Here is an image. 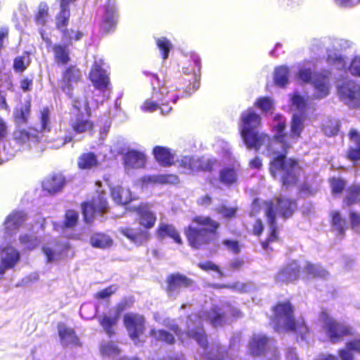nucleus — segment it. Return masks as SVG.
<instances>
[{"label":"nucleus","mask_w":360,"mask_h":360,"mask_svg":"<svg viewBox=\"0 0 360 360\" xmlns=\"http://www.w3.org/2000/svg\"><path fill=\"white\" fill-rule=\"evenodd\" d=\"M178 182V176L174 174H153L142 178L143 184L146 186L149 184H175Z\"/></svg>","instance_id":"33"},{"label":"nucleus","mask_w":360,"mask_h":360,"mask_svg":"<svg viewBox=\"0 0 360 360\" xmlns=\"http://www.w3.org/2000/svg\"><path fill=\"white\" fill-rule=\"evenodd\" d=\"M360 187L359 186H352L347 190V196L345 202L348 205L356 203L359 200Z\"/></svg>","instance_id":"54"},{"label":"nucleus","mask_w":360,"mask_h":360,"mask_svg":"<svg viewBox=\"0 0 360 360\" xmlns=\"http://www.w3.org/2000/svg\"><path fill=\"white\" fill-rule=\"evenodd\" d=\"M240 169L238 163L226 166L219 172V182L226 187L236 185L238 182Z\"/></svg>","instance_id":"23"},{"label":"nucleus","mask_w":360,"mask_h":360,"mask_svg":"<svg viewBox=\"0 0 360 360\" xmlns=\"http://www.w3.org/2000/svg\"><path fill=\"white\" fill-rule=\"evenodd\" d=\"M330 75V71L314 73L313 81L311 84L314 89L313 98L323 99L330 94L331 89Z\"/></svg>","instance_id":"19"},{"label":"nucleus","mask_w":360,"mask_h":360,"mask_svg":"<svg viewBox=\"0 0 360 360\" xmlns=\"http://www.w3.org/2000/svg\"><path fill=\"white\" fill-rule=\"evenodd\" d=\"M108 70L103 67L101 60L95 61L91 72L90 79L94 87L103 92L104 97H109L110 93V79Z\"/></svg>","instance_id":"15"},{"label":"nucleus","mask_w":360,"mask_h":360,"mask_svg":"<svg viewBox=\"0 0 360 360\" xmlns=\"http://www.w3.org/2000/svg\"><path fill=\"white\" fill-rule=\"evenodd\" d=\"M19 243L23 249L32 250L40 244L41 239L33 231H29L20 234Z\"/></svg>","instance_id":"37"},{"label":"nucleus","mask_w":360,"mask_h":360,"mask_svg":"<svg viewBox=\"0 0 360 360\" xmlns=\"http://www.w3.org/2000/svg\"><path fill=\"white\" fill-rule=\"evenodd\" d=\"M153 154L157 162L162 166L167 167L174 162V156L167 148L156 146L153 148Z\"/></svg>","instance_id":"38"},{"label":"nucleus","mask_w":360,"mask_h":360,"mask_svg":"<svg viewBox=\"0 0 360 360\" xmlns=\"http://www.w3.org/2000/svg\"><path fill=\"white\" fill-rule=\"evenodd\" d=\"M290 103L293 110H297L298 114H305L308 98L302 96L298 91H294L289 95Z\"/></svg>","instance_id":"40"},{"label":"nucleus","mask_w":360,"mask_h":360,"mask_svg":"<svg viewBox=\"0 0 360 360\" xmlns=\"http://www.w3.org/2000/svg\"><path fill=\"white\" fill-rule=\"evenodd\" d=\"M96 313V308L91 304H84L80 308V315L84 319H91Z\"/></svg>","instance_id":"56"},{"label":"nucleus","mask_w":360,"mask_h":360,"mask_svg":"<svg viewBox=\"0 0 360 360\" xmlns=\"http://www.w3.org/2000/svg\"><path fill=\"white\" fill-rule=\"evenodd\" d=\"M150 335L157 340L164 342L167 344H172L174 342L173 334L165 330H156L155 329H152L150 330Z\"/></svg>","instance_id":"52"},{"label":"nucleus","mask_w":360,"mask_h":360,"mask_svg":"<svg viewBox=\"0 0 360 360\" xmlns=\"http://www.w3.org/2000/svg\"><path fill=\"white\" fill-rule=\"evenodd\" d=\"M352 45L351 41L344 39H335L331 40L330 46L326 50V63L328 65L338 70H345L347 67V57L340 51L349 49Z\"/></svg>","instance_id":"10"},{"label":"nucleus","mask_w":360,"mask_h":360,"mask_svg":"<svg viewBox=\"0 0 360 360\" xmlns=\"http://www.w3.org/2000/svg\"><path fill=\"white\" fill-rule=\"evenodd\" d=\"M331 217L333 230L336 232L338 237L343 238L345 231L347 229L346 220L342 219L340 213L337 211L331 212Z\"/></svg>","instance_id":"44"},{"label":"nucleus","mask_w":360,"mask_h":360,"mask_svg":"<svg viewBox=\"0 0 360 360\" xmlns=\"http://www.w3.org/2000/svg\"><path fill=\"white\" fill-rule=\"evenodd\" d=\"M158 237L163 238L166 236L170 237L176 243H181V237L172 225L161 223L157 231Z\"/></svg>","instance_id":"43"},{"label":"nucleus","mask_w":360,"mask_h":360,"mask_svg":"<svg viewBox=\"0 0 360 360\" xmlns=\"http://www.w3.org/2000/svg\"><path fill=\"white\" fill-rule=\"evenodd\" d=\"M100 351L103 356L114 358L120 354V349L112 342H103L100 346Z\"/></svg>","instance_id":"53"},{"label":"nucleus","mask_w":360,"mask_h":360,"mask_svg":"<svg viewBox=\"0 0 360 360\" xmlns=\"http://www.w3.org/2000/svg\"><path fill=\"white\" fill-rule=\"evenodd\" d=\"M81 77V73L75 67L68 68L63 73L61 82V89L69 97H72L73 85L76 84Z\"/></svg>","instance_id":"25"},{"label":"nucleus","mask_w":360,"mask_h":360,"mask_svg":"<svg viewBox=\"0 0 360 360\" xmlns=\"http://www.w3.org/2000/svg\"><path fill=\"white\" fill-rule=\"evenodd\" d=\"M339 98L351 108H360V85L354 80H347L337 84Z\"/></svg>","instance_id":"13"},{"label":"nucleus","mask_w":360,"mask_h":360,"mask_svg":"<svg viewBox=\"0 0 360 360\" xmlns=\"http://www.w3.org/2000/svg\"><path fill=\"white\" fill-rule=\"evenodd\" d=\"M320 319L324 323V330L333 343L338 342L345 335L352 333V328L345 323L338 322L326 312H322Z\"/></svg>","instance_id":"14"},{"label":"nucleus","mask_w":360,"mask_h":360,"mask_svg":"<svg viewBox=\"0 0 360 360\" xmlns=\"http://www.w3.org/2000/svg\"><path fill=\"white\" fill-rule=\"evenodd\" d=\"M39 124L34 127L27 129L16 127L13 133V140L17 146H5L3 153L4 156L0 158V164L14 157L17 152L30 148L31 143H37L41 139L40 134L49 132L51 128V112L49 108L44 107L39 114Z\"/></svg>","instance_id":"3"},{"label":"nucleus","mask_w":360,"mask_h":360,"mask_svg":"<svg viewBox=\"0 0 360 360\" xmlns=\"http://www.w3.org/2000/svg\"><path fill=\"white\" fill-rule=\"evenodd\" d=\"M65 184V179L61 174H54L47 177L42 183V188L50 194L61 191Z\"/></svg>","instance_id":"30"},{"label":"nucleus","mask_w":360,"mask_h":360,"mask_svg":"<svg viewBox=\"0 0 360 360\" xmlns=\"http://www.w3.org/2000/svg\"><path fill=\"white\" fill-rule=\"evenodd\" d=\"M318 68L317 63L313 65V67L308 65L304 63L302 67L300 68L296 76L297 78L305 84H311L314 78V73L313 70Z\"/></svg>","instance_id":"45"},{"label":"nucleus","mask_w":360,"mask_h":360,"mask_svg":"<svg viewBox=\"0 0 360 360\" xmlns=\"http://www.w3.org/2000/svg\"><path fill=\"white\" fill-rule=\"evenodd\" d=\"M82 207L84 221L86 223L91 222L96 214H102L108 211L106 195L101 192L91 202H84Z\"/></svg>","instance_id":"17"},{"label":"nucleus","mask_w":360,"mask_h":360,"mask_svg":"<svg viewBox=\"0 0 360 360\" xmlns=\"http://www.w3.org/2000/svg\"><path fill=\"white\" fill-rule=\"evenodd\" d=\"M58 330L60 342L63 347H73L79 345V340L72 328L67 327L63 323H59Z\"/></svg>","instance_id":"28"},{"label":"nucleus","mask_w":360,"mask_h":360,"mask_svg":"<svg viewBox=\"0 0 360 360\" xmlns=\"http://www.w3.org/2000/svg\"><path fill=\"white\" fill-rule=\"evenodd\" d=\"M182 72L186 75H191L192 81L185 90L182 92H178L180 96L191 95L200 87V80L201 76V60L200 56L195 52H191L184 56V59L181 62ZM177 91L180 89H176Z\"/></svg>","instance_id":"9"},{"label":"nucleus","mask_w":360,"mask_h":360,"mask_svg":"<svg viewBox=\"0 0 360 360\" xmlns=\"http://www.w3.org/2000/svg\"><path fill=\"white\" fill-rule=\"evenodd\" d=\"M199 266L206 271H213L216 273V278H221L224 276L223 273L220 271L218 266L212 263V262H206L205 263H200Z\"/></svg>","instance_id":"58"},{"label":"nucleus","mask_w":360,"mask_h":360,"mask_svg":"<svg viewBox=\"0 0 360 360\" xmlns=\"http://www.w3.org/2000/svg\"><path fill=\"white\" fill-rule=\"evenodd\" d=\"M111 195L115 202L119 205H126L132 200L131 191L121 186L112 188Z\"/></svg>","instance_id":"41"},{"label":"nucleus","mask_w":360,"mask_h":360,"mask_svg":"<svg viewBox=\"0 0 360 360\" xmlns=\"http://www.w3.org/2000/svg\"><path fill=\"white\" fill-rule=\"evenodd\" d=\"M223 244L234 254L238 253L240 250L238 243L236 240H224Z\"/></svg>","instance_id":"63"},{"label":"nucleus","mask_w":360,"mask_h":360,"mask_svg":"<svg viewBox=\"0 0 360 360\" xmlns=\"http://www.w3.org/2000/svg\"><path fill=\"white\" fill-rule=\"evenodd\" d=\"M289 78V69L285 65L278 66L274 70V82L275 84L283 87L288 82Z\"/></svg>","instance_id":"48"},{"label":"nucleus","mask_w":360,"mask_h":360,"mask_svg":"<svg viewBox=\"0 0 360 360\" xmlns=\"http://www.w3.org/2000/svg\"><path fill=\"white\" fill-rule=\"evenodd\" d=\"M330 185L333 193H340L344 189L345 186V182L341 179L333 178L330 179Z\"/></svg>","instance_id":"60"},{"label":"nucleus","mask_w":360,"mask_h":360,"mask_svg":"<svg viewBox=\"0 0 360 360\" xmlns=\"http://www.w3.org/2000/svg\"><path fill=\"white\" fill-rule=\"evenodd\" d=\"M90 243L94 248H107L112 244V240L106 234L97 233L91 236Z\"/></svg>","instance_id":"47"},{"label":"nucleus","mask_w":360,"mask_h":360,"mask_svg":"<svg viewBox=\"0 0 360 360\" xmlns=\"http://www.w3.org/2000/svg\"><path fill=\"white\" fill-rule=\"evenodd\" d=\"M349 139L356 143L355 147H350L347 151L348 158L355 162L360 160V134L355 129H352L349 133Z\"/></svg>","instance_id":"36"},{"label":"nucleus","mask_w":360,"mask_h":360,"mask_svg":"<svg viewBox=\"0 0 360 360\" xmlns=\"http://www.w3.org/2000/svg\"><path fill=\"white\" fill-rule=\"evenodd\" d=\"M269 339L262 334L254 335L249 342L248 349L253 356L262 355L267 347Z\"/></svg>","instance_id":"32"},{"label":"nucleus","mask_w":360,"mask_h":360,"mask_svg":"<svg viewBox=\"0 0 360 360\" xmlns=\"http://www.w3.org/2000/svg\"><path fill=\"white\" fill-rule=\"evenodd\" d=\"M30 103L27 101L15 108L13 112V117L16 124H24L27 122L30 115Z\"/></svg>","instance_id":"39"},{"label":"nucleus","mask_w":360,"mask_h":360,"mask_svg":"<svg viewBox=\"0 0 360 360\" xmlns=\"http://www.w3.org/2000/svg\"><path fill=\"white\" fill-rule=\"evenodd\" d=\"M156 45L162 55L163 60L168 58L169 53L172 48L171 41L165 37L157 38L155 40Z\"/></svg>","instance_id":"50"},{"label":"nucleus","mask_w":360,"mask_h":360,"mask_svg":"<svg viewBox=\"0 0 360 360\" xmlns=\"http://www.w3.org/2000/svg\"><path fill=\"white\" fill-rule=\"evenodd\" d=\"M348 70L353 76L360 77V55H356L352 59Z\"/></svg>","instance_id":"57"},{"label":"nucleus","mask_w":360,"mask_h":360,"mask_svg":"<svg viewBox=\"0 0 360 360\" xmlns=\"http://www.w3.org/2000/svg\"><path fill=\"white\" fill-rule=\"evenodd\" d=\"M117 289V288L116 285L109 286V287L98 292L96 295V297L99 298V299H105V298L110 296L114 292H115Z\"/></svg>","instance_id":"61"},{"label":"nucleus","mask_w":360,"mask_h":360,"mask_svg":"<svg viewBox=\"0 0 360 360\" xmlns=\"http://www.w3.org/2000/svg\"><path fill=\"white\" fill-rule=\"evenodd\" d=\"M77 163L82 169H91L98 165V161L94 153H86L79 157Z\"/></svg>","instance_id":"46"},{"label":"nucleus","mask_w":360,"mask_h":360,"mask_svg":"<svg viewBox=\"0 0 360 360\" xmlns=\"http://www.w3.org/2000/svg\"><path fill=\"white\" fill-rule=\"evenodd\" d=\"M78 213L74 210H69L66 212L65 215V220L61 225L53 224L54 229L57 231H62L64 234L68 229H72L76 226L78 221Z\"/></svg>","instance_id":"42"},{"label":"nucleus","mask_w":360,"mask_h":360,"mask_svg":"<svg viewBox=\"0 0 360 360\" xmlns=\"http://www.w3.org/2000/svg\"><path fill=\"white\" fill-rule=\"evenodd\" d=\"M74 109L77 111L75 119L71 120V126L76 133H84L92 129L93 124L89 120L90 114L89 103L86 99H74L72 101Z\"/></svg>","instance_id":"11"},{"label":"nucleus","mask_w":360,"mask_h":360,"mask_svg":"<svg viewBox=\"0 0 360 360\" xmlns=\"http://www.w3.org/2000/svg\"><path fill=\"white\" fill-rule=\"evenodd\" d=\"M179 162L185 173L193 174L199 171L210 172L217 162L215 159L184 156L179 160Z\"/></svg>","instance_id":"16"},{"label":"nucleus","mask_w":360,"mask_h":360,"mask_svg":"<svg viewBox=\"0 0 360 360\" xmlns=\"http://www.w3.org/2000/svg\"><path fill=\"white\" fill-rule=\"evenodd\" d=\"M49 17V6L44 2H41L39 5L37 12L35 15V22L39 25H44Z\"/></svg>","instance_id":"51"},{"label":"nucleus","mask_w":360,"mask_h":360,"mask_svg":"<svg viewBox=\"0 0 360 360\" xmlns=\"http://www.w3.org/2000/svg\"><path fill=\"white\" fill-rule=\"evenodd\" d=\"M124 323L130 338L137 344L136 340L144 330L143 316L137 314L128 313L124 316Z\"/></svg>","instance_id":"20"},{"label":"nucleus","mask_w":360,"mask_h":360,"mask_svg":"<svg viewBox=\"0 0 360 360\" xmlns=\"http://www.w3.org/2000/svg\"><path fill=\"white\" fill-rule=\"evenodd\" d=\"M198 226H190L186 231L190 245L199 248L202 245L210 243L216 237V230L219 224L209 217L199 216L193 220Z\"/></svg>","instance_id":"7"},{"label":"nucleus","mask_w":360,"mask_h":360,"mask_svg":"<svg viewBox=\"0 0 360 360\" xmlns=\"http://www.w3.org/2000/svg\"><path fill=\"white\" fill-rule=\"evenodd\" d=\"M8 134V125L5 120L0 118V143L3 142Z\"/></svg>","instance_id":"62"},{"label":"nucleus","mask_w":360,"mask_h":360,"mask_svg":"<svg viewBox=\"0 0 360 360\" xmlns=\"http://www.w3.org/2000/svg\"><path fill=\"white\" fill-rule=\"evenodd\" d=\"M30 56L28 53L25 52L14 59L13 68L15 72H22L30 64Z\"/></svg>","instance_id":"49"},{"label":"nucleus","mask_w":360,"mask_h":360,"mask_svg":"<svg viewBox=\"0 0 360 360\" xmlns=\"http://www.w3.org/2000/svg\"><path fill=\"white\" fill-rule=\"evenodd\" d=\"M125 307L126 303L120 302L117 305L115 309V314L113 316L104 315L99 318V323L101 326L109 337H111L113 335L114 331L112 330V326L116 324L120 314L125 309Z\"/></svg>","instance_id":"26"},{"label":"nucleus","mask_w":360,"mask_h":360,"mask_svg":"<svg viewBox=\"0 0 360 360\" xmlns=\"http://www.w3.org/2000/svg\"><path fill=\"white\" fill-rule=\"evenodd\" d=\"M70 245L68 242L58 243L53 241L45 244L42 250L46 257V262L51 263L60 259L63 255L67 254Z\"/></svg>","instance_id":"22"},{"label":"nucleus","mask_w":360,"mask_h":360,"mask_svg":"<svg viewBox=\"0 0 360 360\" xmlns=\"http://www.w3.org/2000/svg\"><path fill=\"white\" fill-rule=\"evenodd\" d=\"M75 1L76 0H60V12L56 18L58 29L63 32L64 39L70 42L78 41L83 37V33L80 31L66 29L70 16L69 4Z\"/></svg>","instance_id":"12"},{"label":"nucleus","mask_w":360,"mask_h":360,"mask_svg":"<svg viewBox=\"0 0 360 360\" xmlns=\"http://www.w3.org/2000/svg\"><path fill=\"white\" fill-rule=\"evenodd\" d=\"M119 231L123 236L137 245L143 244L149 238V233L147 231L129 227H121Z\"/></svg>","instance_id":"29"},{"label":"nucleus","mask_w":360,"mask_h":360,"mask_svg":"<svg viewBox=\"0 0 360 360\" xmlns=\"http://www.w3.org/2000/svg\"><path fill=\"white\" fill-rule=\"evenodd\" d=\"M1 262L6 268L13 269L19 262L20 258V252L15 248L7 245L1 249Z\"/></svg>","instance_id":"31"},{"label":"nucleus","mask_w":360,"mask_h":360,"mask_svg":"<svg viewBox=\"0 0 360 360\" xmlns=\"http://www.w3.org/2000/svg\"><path fill=\"white\" fill-rule=\"evenodd\" d=\"M51 51L53 53L54 61L58 65H66L70 60V51L66 45L55 44L51 46Z\"/></svg>","instance_id":"34"},{"label":"nucleus","mask_w":360,"mask_h":360,"mask_svg":"<svg viewBox=\"0 0 360 360\" xmlns=\"http://www.w3.org/2000/svg\"><path fill=\"white\" fill-rule=\"evenodd\" d=\"M26 220V214L21 211H15L10 214L4 221L5 234L8 236L15 235Z\"/></svg>","instance_id":"24"},{"label":"nucleus","mask_w":360,"mask_h":360,"mask_svg":"<svg viewBox=\"0 0 360 360\" xmlns=\"http://www.w3.org/2000/svg\"><path fill=\"white\" fill-rule=\"evenodd\" d=\"M179 97L180 94L173 86H162L158 90L154 88L151 98L144 101L141 109L143 112H151L160 108L162 115H167L172 110L169 103H175Z\"/></svg>","instance_id":"8"},{"label":"nucleus","mask_w":360,"mask_h":360,"mask_svg":"<svg viewBox=\"0 0 360 360\" xmlns=\"http://www.w3.org/2000/svg\"><path fill=\"white\" fill-rule=\"evenodd\" d=\"M122 159L124 172L127 175H131L135 169L144 168L147 162L145 153L136 149H129L123 154Z\"/></svg>","instance_id":"18"},{"label":"nucleus","mask_w":360,"mask_h":360,"mask_svg":"<svg viewBox=\"0 0 360 360\" xmlns=\"http://www.w3.org/2000/svg\"><path fill=\"white\" fill-rule=\"evenodd\" d=\"M257 208L264 211L269 224V236L266 240L262 242L263 249L266 250L269 244L277 240V225L276 222L277 214L281 215L284 218L290 217L296 209V203L295 201L283 197L277 198L276 203L273 201L256 199L252 204L251 214H255Z\"/></svg>","instance_id":"4"},{"label":"nucleus","mask_w":360,"mask_h":360,"mask_svg":"<svg viewBox=\"0 0 360 360\" xmlns=\"http://www.w3.org/2000/svg\"><path fill=\"white\" fill-rule=\"evenodd\" d=\"M100 11L103 13L101 27L105 32H110L117 21L116 1L108 0Z\"/></svg>","instance_id":"21"},{"label":"nucleus","mask_w":360,"mask_h":360,"mask_svg":"<svg viewBox=\"0 0 360 360\" xmlns=\"http://www.w3.org/2000/svg\"><path fill=\"white\" fill-rule=\"evenodd\" d=\"M167 282V291L170 297L174 296L181 288L189 287L192 284V281L191 279L179 274L169 276Z\"/></svg>","instance_id":"27"},{"label":"nucleus","mask_w":360,"mask_h":360,"mask_svg":"<svg viewBox=\"0 0 360 360\" xmlns=\"http://www.w3.org/2000/svg\"><path fill=\"white\" fill-rule=\"evenodd\" d=\"M305 114L294 113L291 122L290 136L283 134L285 128V119L281 115L274 117L272 127L276 131L271 139L264 133H259L257 128L261 124V117L250 108L241 114L240 134L247 148L262 150L267 155H274L271 161L270 172L274 178L280 176L283 186L295 184L300 172L297 161L288 159L285 155L287 150L295 143L304 129Z\"/></svg>","instance_id":"1"},{"label":"nucleus","mask_w":360,"mask_h":360,"mask_svg":"<svg viewBox=\"0 0 360 360\" xmlns=\"http://www.w3.org/2000/svg\"><path fill=\"white\" fill-rule=\"evenodd\" d=\"M350 220L352 228L355 231H360V216L354 212L350 213Z\"/></svg>","instance_id":"64"},{"label":"nucleus","mask_w":360,"mask_h":360,"mask_svg":"<svg viewBox=\"0 0 360 360\" xmlns=\"http://www.w3.org/2000/svg\"><path fill=\"white\" fill-rule=\"evenodd\" d=\"M301 270L306 274L307 278H326L328 273L321 266L313 264L307 261H292L282 268L276 276V281L278 283H290L297 280Z\"/></svg>","instance_id":"6"},{"label":"nucleus","mask_w":360,"mask_h":360,"mask_svg":"<svg viewBox=\"0 0 360 360\" xmlns=\"http://www.w3.org/2000/svg\"><path fill=\"white\" fill-rule=\"evenodd\" d=\"M240 311L230 304H221L220 307L214 306L211 310L202 311L200 314H192L187 319V330L181 333L176 325H172L170 329L184 342L186 338L194 339L200 348L195 355L196 360H224V349L219 345L208 347L207 338L202 328V321L207 320L214 327L223 326L231 321L232 317H239Z\"/></svg>","instance_id":"2"},{"label":"nucleus","mask_w":360,"mask_h":360,"mask_svg":"<svg viewBox=\"0 0 360 360\" xmlns=\"http://www.w3.org/2000/svg\"><path fill=\"white\" fill-rule=\"evenodd\" d=\"M139 224L146 229L154 226L156 221L155 214L149 210L147 206H141L138 210Z\"/></svg>","instance_id":"35"},{"label":"nucleus","mask_w":360,"mask_h":360,"mask_svg":"<svg viewBox=\"0 0 360 360\" xmlns=\"http://www.w3.org/2000/svg\"><path fill=\"white\" fill-rule=\"evenodd\" d=\"M271 320L275 330L278 332L295 331L300 334L302 340L306 339L307 327L302 319H294L292 305L289 302L278 304L274 309Z\"/></svg>","instance_id":"5"},{"label":"nucleus","mask_w":360,"mask_h":360,"mask_svg":"<svg viewBox=\"0 0 360 360\" xmlns=\"http://www.w3.org/2000/svg\"><path fill=\"white\" fill-rule=\"evenodd\" d=\"M255 105L262 112H269L274 108V101L270 97H261L257 99Z\"/></svg>","instance_id":"55"},{"label":"nucleus","mask_w":360,"mask_h":360,"mask_svg":"<svg viewBox=\"0 0 360 360\" xmlns=\"http://www.w3.org/2000/svg\"><path fill=\"white\" fill-rule=\"evenodd\" d=\"M338 354L341 360H354L355 354L352 348H348L347 342L345 347L339 350Z\"/></svg>","instance_id":"59"}]
</instances>
